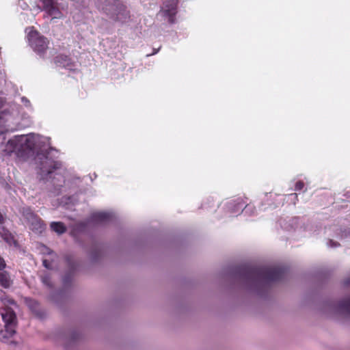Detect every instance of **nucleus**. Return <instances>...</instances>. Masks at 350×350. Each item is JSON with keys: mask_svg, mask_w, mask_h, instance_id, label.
I'll return each mask as SVG.
<instances>
[{"mask_svg": "<svg viewBox=\"0 0 350 350\" xmlns=\"http://www.w3.org/2000/svg\"><path fill=\"white\" fill-rule=\"evenodd\" d=\"M80 334L77 331L72 330L68 333H61L59 334V339L62 340L63 344L66 346L68 342L77 340Z\"/></svg>", "mask_w": 350, "mask_h": 350, "instance_id": "nucleus-12", "label": "nucleus"}, {"mask_svg": "<svg viewBox=\"0 0 350 350\" xmlns=\"http://www.w3.org/2000/svg\"><path fill=\"white\" fill-rule=\"evenodd\" d=\"M5 267L6 264L4 259L0 256V271H3Z\"/></svg>", "mask_w": 350, "mask_h": 350, "instance_id": "nucleus-24", "label": "nucleus"}, {"mask_svg": "<svg viewBox=\"0 0 350 350\" xmlns=\"http://www.w3.org/2000/svg\"><path fill=\"white\" fill-rule=\"evenodd\" d=\"M327 245L329 247H337L339 245V243H338L337 242H335L332 240H329L328 243H327Z\"/></svg>", "mask_w": 350, "mask_h": 350, "instance_id": "nucleus-25", "label": "nucleus"}, {"mask_svg": "<svg viewBox=\"0 0 350 350\" xmlns=\"http://www.w3.org/2000/svg\"><path fill=\"white\" fill-rule=\"evenodd\" d=\"M72 280V274L71 273H68L66 275H64L63 278V282L65 286L68 285Z\"/></svg>", "mask_w": 350, "mask_h": 350, "instance_id": "nucleus-20", "label": "nucleus"}, {"mask_svg": "<svg viewBox=\"0 0 350 350\" xmlns=\"http://www.w3.org/2000/svg\"><path fill=\"white\" fill-rule=\"evenodd\" d=\"M290 196H293L296 200H297V193H292Z\"/></svg>", "mask_w": 350, "mask_h": 350, "instance_id": "nucleus-29", "label": "nucleus"}, {"mask_svg": "<svg viewBox=\"0 0 350 350\" xmlns=\"http://www.w3.org/2000/svg\"><path fill=\"white\" fill-rule=\"evenodd\" d=\"M27 223L29 225L30 229L37 233H40L44 229L42 221L37 215Z\"/></svg>", "mask_w": 350, "mask_h": 350, "instance_id": "nucleus-14", "label": "nucleus"}, {"mask_svg": "<svg viewBox=\"0 0 350 350\" xmlns=\"http://www.w3.org/2000/svg\"><path fill=\"white\" fill-rule=\"evenodd\" d=\"M43 137L39 135L30 133L26 135H18L8 142L7 146L10 152H17L25 157H35L38 165V172L40 180H45L48 176L53 173L54 170L59 169L61 163L53 161L49 157L50 148L47 150L44 147Z\"/></svg>", "mask_w": 350, "mask_h": 350, "instance_id": "nucleus-1", "label": "nucleus"}, {"mask_svg": "<svg viewBox=\"0 0 350 350\" xmlns=\"http://www.w3.org/2000/svg\"><path fill=\"white\" fill-rule=\"evenodd\" d=\"M100 252L97 248H94L90 253V259L92 261H96L100 256Z\"/></svg>", "mask_w": 350, "mask_h": 350, "instance_id": "nucleus-19", "label": "nucleus"}, {"mask_svg": "<svg viewBox=\"0 0 350 350\" xmlns=\"http://www.w3.org/2000/svg\"><path fill=\"white\" fill-rule=\"evenodd\" d=\"M285 269L280 266L253 267L243 266L237 269L236 277L249 291L262 295L273 282L280 280Z\"/></svg>", "mask_w": 350, "mask_h": 350, "instance_id": "nucleus-2", "label": "nucleus"}, {"mask_svg": "<svg viewBox=\"0 0 350 350\" xmlns=\"http://www.w3.org/2000/svg\"><path fill=\"white\" fill-rule=\"evenodd\" d=\"M50 226L52 230L57 232L58 234H62L66 230V227L65 225L60 221H53L51 222Z\"/></svg>", "mask_w": 350, "mask_h": 350, "instance_id": "nucleus-17", "label": "nucleus"}, {"mask_svg": "<svg viewBox=\"0 0 350 350\" xmlns=\"http://www.w3.org/2000/svg\"><path fill=\"white\" fill-rule=\"evenodd\" d=\"M345 286H350V276L348 277L345 280Z\"/></svg>", "mask_w": 350, "mask_h": 350, "instance_id": "nucleus-26", "label": "nucleus"}, {"mask_svg": "<svg viewBox=\"0 0 350 350\" xmlns=\"http://www.w3.org/2000/svg\"><path fill=\"white\" fill-rule=\"evenodd\" d=\"M45 250H46V252L48 254H52L53 253V252L51 250H50L49 248L45 247Z\"/></svg>", "mask_w": 350, "mask_h": 350, "instance_id": "nucleus-28", "label": "nucleus"}, {"mask_svg": "<svg viewBox=\"0 0 350 350\" xmlns=\"http://www.w3.org/2000/svg\"><path fill=\"white\" fill-rule=\"evenodd\" d=\"M28 40L31 47L38 53H44L48 48L49 40L38 31L29 32Z\"/></svg>", "mask_w": 350, "mask_h": 350, "instance_id": "nucleus-6", "label": "nucleus"}, {"mask_svg": "<svg viewBox=\"0 0 350 350\" xmlns=\"http://www.w3.org/2000/svg\"><path fill=\"white\" fill-rule=\"evenodd\" d=\"M3 103V98L0 96V108ZM12 116L6 111L0 112V134L14 130Z\"/></svg>", "mask_w": 350, "mask_h": 350, "instance_id": "nucleus-9", "label": "nucleus"}, {"mask_svg": "<svg viewBox=\"0 0 350 350\" xmlns=\"http://www.w3.org/2000/svg\"><path fill=\"white\" fill-rule=\"evenodd\" d=\"M178 0H166L158 15L167 18L168 22L171 24L175 22L174 16L176 14Z\"/></svg>", "mask_w": 350, "mask_h": 350, "instance_id": "nucleus-8", "label": "nucleus"}, {"mask_svg": "<svg viewBox=\"0 0 350 350\" xmlns=\"http://www.w3.org/2000/svg\"><path fill=\"white\" fill-rule=\"evenodd\" d=\"M55 62L57 66L64 67L68 70H71L73 66V63L66 55H59L55 57Z\"/></svg>", "mask_w": 350, "mask_h": 350, "instance_id": "nucleus-13", "label": "nucleus"}, {"mask_svg": "<svg viewBox=\"0 0 350 350\" xmlns=\"http://www.w3.org/2000/svg\"><path fill=\"white\" fill-rule=\"evenodd\" d=\"M25 304L30 310L38 318L42 319L45 317V312L41 308L40 304L32 299L26 298Z\"/></svg>", "mask_w": 350, "mask_h": 350, "instance_id": "nucleus-10", "label": "nucleus"}, {"mask_svg": "<svg viewBox=\"0 0 350 350\" xmlns=\"http://www.w3.org/2000/svg\"><path fill=\"white\" fill-rule=\"evenodd\" d=\"M4 223V217L3 215L0 213V224H2Z\"/></svg>", "mask_w": 350, "mask_h": 350, "instance_id": "nucleus-27", "label": "nucleus"}, {"mask_svg": "<svg viewBox=\"0 0 350 350\" xmlns=\"http://www.w3.org/2000/svg\"><path fill=\"white\" fill-rule=\"evenodd\" d=\"M324 310L325 312L329 314L350 317V296L345 297L336 301L327 303Z\"/></svg>", "mask_w": 350, "mask_h": 350, "instance_id": "nucleus-5", "label": "nucleus"}, {"mask_svg": "<svg viewBox=\"0 0 350 350\" xmlns=\"http://www.w3.org/2000/svg\"><path fill=\"white\" fill-rule=\"evenodd\" d=\"M70 269H71L72 270L75 269V266H74L73 265H71V264H70Z\"/></svg>", "mask_w": 350, "mask_h": 350, "instance_id": "nucleus-31", "label": "nucleus"}, {"mask_svg": "<svg viewBox=\"0 0 350 350\" xmlns=\"http://www.w3.org/2000/svg\"><path fill=\"white\" fill-rule=\"evenodd\" d=\"M113 214L109 212H96L92 215V220L96 224H105L113 219Z\"/></svg>", "mask_w": 350, "mask_h": 350, "instance_id": "nucleus-11", "label": "nucleus"}, {"mask_svg": "<svg viewBox=\"0 0 350 350\" xmlns=\"http://www.w3.org/2000/svg\"><path fill=\"white\" fill-rule=\"evenodd\" d=\"M42 265H43V266L45 268H46L48 269H53V267H52V266L51 265V262L48 260H46V259H44L42 260Z\"/></svg>", "mask_w": 350, "mask_h": 350, "instance_id": "nucleus-23", "label": "nucleus"}, {"mask_svg": "<svg viewBox=\"0 0 350 350\" xmlns=\"http://www.w3.org/2000/svg\"><path fill=\"white\" fill-rule=\"evenodd\" d=\"M13 284V281L8 272L0 271V286L4 288H10Z\"/></svg>", "mask_w": 350, "mask_h": 350, "instance_id": "nucleus-15", "label": "nucleus"}, {"mask_svg": "<svg viewBox=\"0 0 350 350\" xmlns=\"http://www.w3.org/2000/svg\"><path fill=\"white\" fill-rule=\"evenodd\" d=\"M40 278L42 283L49 289H52L53 288V283L51 280V274L46 271H43L40 275Z\"/></svg>", "mask_w": 350, "mask_h": 350, "instance_id": "nucleus-16", "label": "nucleus"}, {"mask_svg": "<svg viewBox=\"0 0 350 350\" xmlns=\"http://www.w3.org/2000/svg\"><path fill=\"white\" fill-rule=\"evenodd\" d=\"M21 213L27 222H29L31 219H33L34 217L36 216V215L29 207H23L22 208Z\"/></svg>", "mask_w": 350, "mask_h": 350, "instance_id": "nucleus-18", "label": "nucleus"}, {"mask_svg": "<svg viewBox=\"0 0 350 350\" xmlns=\"http://www.w3.org/2000/svg\"><path fill=\"white\" fill-rule=\"evenodd\" d=\"M21 102L24 104V105L27 107H31V103L29 101V100L25 97V96H23L21 97Z\"/></svg>", "mask_w": 350, "mask_h": 350, "instance_id": "nucleus-21", "label": "nucleus"}, {"mask_svg": "<svg viewBox=\"0 0 350 350\" xmlns=\"http://www.w3.org/2000/svg\"><path fill=\"white\" fill-rule=\"evenodd\" d=\"M159 49H154V52H153L151 55H154V54H156V53L159 51Z\"/></svg>", "mask_w": 350, "mask_h": 350, "instance_id": "nucleus-30", "label": "nucleus"}, {"mask_svg": "<svg viewBox=\"0 0 350 350\" xmlns=\"http://www.w3.org/2000/svg\"><path fill=\"white\" fill-rule=\"evenodd\" d=\"M304 187V182L302 181H298L296 184H295V190L296 191H300Z\"/></svg>", "mask_w": 350, "mask_h": 350, "instance_id": "nucleus-22", "label": "nucleus"}, {"mask_svg": "<svg viewBox=\"0 0 350 350\" xmlns=\"http://www.w3.org/2000/svg\"><path fill=\"white\" fill-rule=\"evenodd\" d=\"M102 10L106 15L115 21L124 23L130 16L126 7L118 0H105Z\"/></svg>", "mask_w": 350, "mask_h": 350, "instance_id": "nucleus-4", "label": "nucleus"}, {"mask_svg": "<svg viewBox=\"0 0 350 350\" xmlns=\"http://www.w3.org/2000/svg\"><path fill=\"white\" fill-rule=\"evenodd\" d=\"M40 2L41 10L46 12L53 18H62L63 17L57 0H40Z\"/></svg>", "mask_w": 350, "mask_h": 350, "instance_id": "nucleus-7", "label": "nucleus"}, {"mask_svg": "<svg viewBox=\"0 0 350 350\" xmlns=\"http://www.w3.org/2000/svg\"><path fill=\"white\" fill-rule=\"evenodd\" d=\"M0 301L3 305L1 317L5 323L7 333L13 336L16 333L17 318L15 310L18 308L16 301L8 296L4 291L0 290Z\"/></svg>", "mask_w": 350, "mask_h": 350, "instance_id": "nucleus-3", "label": "nucleus"}]
</instances>
